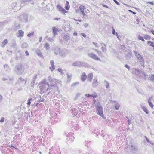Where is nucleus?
<instances>
[{"mask_svg":"<svg viewBox=\"0 0 154 154\" xmlns=\"http://www.w3.org/2000/svg\"><path fill=\"white\" fill-rule=\"evenodd\" d=\"M93 100L94 101V103L95 104V108L96 109V113L98 115L103 118L104 115L103 113V109L102 106L98 101H96L94 99Z\"/></svg>","mask_w":154,"mask_h":154,"instance_id":"1","label":"nucleus"},{"mask_svg":"<svg viewBox=\"0 0 154 154\" xmlns=\"http://www.w3.org/2000/svg\"><path fill=\"white\" fill-rule=\"evenodd\" d=\"M24 67L22 65L18 64L15 66L14 71L16 74L21 75L24 72Z\"/></svg>","mask_w":154,"mask_h":154,"instance_id":"2","label":"nucleus"},{"mask_svg":"<svg viewBox=\"0 0 154 154\" xmlns=\"http://www.w3.org/2000/svg\"><path fill=\"white\" fill-rule=\"evenodd\" d=\"M132 73L138 76H142L145 75L143 71L135 68L132 69Z\"/></svg>","mask_w":154,"mask_h":154,"instance_id":"3","label":"nucleus"},{"mask_svg":"<svg viewBox=\"0 0 154 154\" xmlns=\"http://www.w3.org/2000/svg\"><path fill=\"white\" fill-rule=\"evenodd\" d=\"M72 65L74 66H84L86 67L87 66V64L86 63L84 62H82L80 61H76L73 63Z\"/></svg>","mask_w":154,"mask_h":154,"instance_id":"4","label":"nucleus"},{"mask_svg":"<svg viewBox=\"0 0 154 154\" xmlns=\"http://www.w3.org/2000/svg\"><path fill=\"white\" fill-rule=\"evenodd\" d=\"M88 55L92 59L97 61H101V59L94 53H89Z\"/></svg>","mask_w":154,"mask_h":154,"instance_id":"5","label":"nucleus"},{"mask_svg":"<svg viewBox=\"0 0 154 154\" xmlns=\"http://www.w3.org/2000/svg\"><path fill=\"white\" fill-rule=\"evenodd\" d=\"M57 9L63 14H64L65 13L67 12V11L65 10L60 5H58L56 6Z\"/></svg>","mask_w":154,"mask_h":154,"instance_id":"6","label":"nucleus"},{"mask_svg":"<svg viewBox=\"0 0 154 154\" xmlns=\"http://www.w3.org/2000/svg\"><path fill=\"white\" fill-rule=\"evenodd\" d=\"M69 53V51L68 50L64 49L61 50L60 55L63 58L64 57Z\"/></svg>","mask_w":154,"mask_h":154,"instance_id":"7","label":"nucleus"},{"mask_svg":"<svg viewBox=\"0 0 154 154\" xmlns=\"http://www.w3.org/2000/svg\"><path fill=\"white\" fill-rule=\"evenodd\" d=\"M57 83L56 84L55 83H53V84L50 83V84H48V88L46 90V91H47L53 89L55 87H57Z\"/></svg>","mask_w":154,"mask_h":154,"instance_id":"8","label":"nucleus"},{"mask_svg":"<svg viewBox=\"0 0 154 154\" xmlns=\"http://www.w3.org/2000/svg\"><path fill=\"white\" fill-rule=\"evenodd\" d=\"M137 59L138 62L140 63V64L143 67H144L145 61L141 55H140L139 57H138Z\"/></svg>","mask_w":154,"mask_h":154,"instance_id":"9","label":"nucleus"},{"mask_svg":"<svg viewBox=\"0 0 154 154\" xmlns=\"http://www.w3.org/2000/svg\"><path fill=\"white\" fill-rule=\"evenodd\" d=\"M48 80L50 82V83L53 84V83H55L57 84V82H58L57 80L54 79H52L51 77L49 76L48 77Z\"/></svg>","mask_w":154,"mask_h":154,"instance_id":"10","label":"nucleus"},{"mask_svg":"<svg viewBox=\"0 0 154 154\" xmlns=\"http://www.w3.org/2000/svg\"><path fill=\"white\" fill-rule=\"evenodd\" d=\"M61 50L58 47H55L54 48V52L56 55L60 54Z\"/></svg>","mask_w":154,"mask_h":154,"instance_id":"11","label":"nucleus"},{"mask_svg":"<svg viewBox=\"0 0 154 154\" xmlns=\"http://www.w3.org/2000/svg\"><path fill=\"white\" fill-rule=\"evenodd\" d=\"M21 20L23 22H26L27 21V16L26 14L23 15L21 16Z\"/></svg>","mask_w":154,"mask_h":154,"instance_id":"12","label":"nucleus"},{"mask_svg":"<svg viewBox=\"0 0 154 154\" xmlns=\"http://www.w3.org/2000/svg\"><path fill=\"white\" fill-rule=\"evenodd\" d=\"M87 77L86 74L85 72H83L81 75V79L82 81L84 82L86 79Z\"/></svg>","mask_w":154,"mask_h":154,"instance_id":"13","label":"nucleus"},{"mask_svg":"<svg viewBox=\"0 0 154 154\" xmlns=\"http://www.w3.org/2000/svg\"><path fill=\"white\" fill-rule=\"evenodd\" d=\"M79 9L81 12L82 14L84 16H85L86 15L85 14L84 12V9H85V8L84 6L83 5H81L79 7Z\"/></svg>","mask_w":154,"mask_h":154,"instance_id":"14","label":"nucleus"},{"mask_svg":"<svg viewBox=\"0 0 154 154\" xmlns=\"http://www.w3.org/2000/svg\"><path fill=\"white\" fill-rule=\"evenodd\" d=\"M18 33L17 35V37H22L23 36L24 32L22 30H19L18 31Z\"/></svg>","mask_w":154,"mask_h":154,"instance_id":"15","label":"nucleus"},{"mask_svg":"<svg viewBox=\"0 0 154 154\" xmlns=\"http://www.w3.org/2000/svg\"><path fill=\"white\" fill-rule=\"evenodd\" d=\"M93 77V75L92 73H90L88 75L87 81L90 82H91Z\"/></svg>","mask_w":154,"mask_h":154,"instance_id":"16","label":"nucleus"},{"mask_svg":"<svg viewBox=\"0 0 154 154\" xmlns=\"http://www.w3.org/2000/svg\"><path fill=\"white\" fill-rule=\"evenodd\" d=\"M8 42V41L7 39H5L2 42L1 44V46L3 48L7 44Z\"/></svg>","mask_w":154,"mask_h":154,"instance_id":"17","label":"nucleus"},{"mask_svg":"<svg viewBox=\"0 0 154 154\" xmlns=\"http://www.w3.org/2000/svg\"><path fill=\"white\" fill-rule=\"evenodd\" d=\"M98 85V82L97 79H95L93 80L92 83V86L93 87H95L97 86Z\"/></svg>","mask_w":154,"mask_h":154,"instance_id":"18","label":"nucleus"},{"mask_svg":"<svg viewBox=\"0 0 154 154\" xmlns=\"http://www.w3.org/2000/svg\"><path fill=\"white\" fill-rule=\"evenodd\" d=\"M53 30V33L54 35L55 36L57 34V32L58 31V29L55 27H53L52 28Z\"/></svg>","mask_w":154,"mask_h":154,"instance_id":"19","label":"nucleus"},{"mask_svg":"<svg viewBox=\"0 0 154 154\" xmlns=\"http://www.w3.org/2000/svg\"><path fill=\"white\" fill-rule=\"evenodd\" d=\"M66 75H67V82H70L71 80V77H72V75L71 74H69L68 73H67L66 74Z\"/></svg>","mask_w":154,"mask_h":154,"instance_id":"20","label":"nucleus"},{"mask_svg":"<svg viewBox=\"0 0 154 154\" xmlns=\"http://www.w3.org/2000/svg\"><path fill=\"white\" fill-rule=\"evenodd\" d=\"M35 53L38 56H40L41 57H43L42 54L40 50H36L35 51Z\"/></svg>","mask_w":154,"mask_h":154,"instance_id":"21","label":"nucleus"},{"mask_svg":"<svg viewBox=\"0 0 154 154\" xmlns=\"http://www.w3.org/2000/svg\"><path fill=\"white\" fill-rule=\"evenodd\" d=\"M65 8L67 10H68L69 9L70 5L69 2L68 1H66V2Z\"/></svg>","mask_w":154,"mask_h":154,"instance_id":"22","label":"nucleus"},{"mask_svg":"<svg viewBox=\"0 0 154 154\" xmlns=\"http://www.w3.org/2000/svg\"><path fill=\"white\" fill-rule=\"evenodd\" d=\"M40 88L41 91H46V86L45 85H41L40 86Z\"/></svg>","mask_w":154,"mask_h":154,"instance_id":"23","label":"nucleus"},{"mask_svg":"<svg viewBox=\"0 0 154 154\" xmlns=\"http://www.w3.org/2000/svg\"><path fill=\"white\" fill-rule=\"evenodd\" d=\"M40 84H44L48 85V84L49 83L47 82L46 79H45L43 80L42 81L39 83Z\"/></svg>","mask_w":154,"mask_h":154,"instance_id":"24","label":"nucleus"},{"mask_svg":"<svg viewBox=\"0 0 154 154\" xmlns=\"http://www.w3.org/2000/svg\"><path fill=\"white\" fill-rule=\"evenodd\" d=\"M142 109L146 114H148L149 113V111L146 107L143 106Z\"/></svg>","mask_w":154,"mask_h":154,"instance_id":"25","label":"nucleus"},{"mask_svg":"<svg viewBox=\"0 0 154 154\" xmlns=\"http://www.w3.org/2000/svg\"><path fill=\"white\" fill-rule=\"evenodd\" d=\"M28 46V44L26 42H23L21 45L22 48H26Z\"/></svg>","mask_w":154,"mask_h":154,"instance_id":"26","label":"nucleus"},{"mask_svg":"<svg viewBox=\"0 0 154 154\" xmlns=\"http://www.w3.org/2000/svg\"><path fill=\"white\" fill-rule=\"evenodd\" d=\"M101 49H102V51L103 52L105 53L107 51L106 45H105V46H103L102 47H101Z\"/></svg>","mask_w":154,"mask_h":154,"instance_id":"27","label":"nucleus"},{"mask_svg":"<svg viewBox=\"0 0 154 154\" xmlns=\"http://www.w3.org/2000/svg\"><path fill=\"white\" fill-rule=\"evenodd\" d=\"M144 38L146 40H150L151 39V37L147 35H144Z\"/></svg>","mask_w":154,"mask_h":154,"instance_id":"28","label":"nucleus"},{"mask_svg":"<svg viewBox=\"0 0 154 154\" xmlns=\"http://www.w3.org/2000/svg\"><path fill=\"white\" fill-rule=\"evenodd\" d=\"M120 105L118 103H116L115 105V107L116 110H118L120 107Z\"/></svg>","mask_w":154,"mask_h":154,"instance_id":"29","label":"nucleus"},{"mask_svg":"<svg viewBox=\"0 0 154 154\" xmlns=\"http://www.w3.org/2000/svg\"><path fill=\"white\" fill-rule=\"evenodd\" d=\"M32 100V98H29L28 99L27 104L29 107L30 104L31 103V101Z\"/></svg>","mask_w":154,"mask_h":154,"instance_id":"30","label":"nucleus"},{"mask_svg":"<svg viewBox=\"0 0 154 154\" xmlns=\"http://www.w3.org/2000/svg\"><path fill=\"white\" fill-rule=\"evenodd\" d=\"M104 84L106 88L109 87V85L108 82L106 80L104 81Z\"/></svg>","mask_w":154,"mask_h":154,"instance_id":"31","label":"nucleus"},{"mask_svg":"<svg viewBox=\"0 0 154 154\" xmlns=\"http://www.w3.org/2000/svg\"><path fill=\"white\" fill-rule=\"evenodd\" d=\"M149 78L151 81L154 82V74L151 75Z\"/></svg>","mask_w":154,"mask_h":154,"instance_id":"32","label":"nucleus"},{"mask_svg":"<svg viewBox=\"0 0 154 154\" xmlns=\"http://www.w3.org/2000/svg\"><path fill=\"white\" fill-rule=\"evenodd\" d=\"M44 47L47 50H48L49 48V45L48 43H46L45 44Z\"/></svg>","mask_w":154,"mask_h":154,"instance_id":"33","label":"nucleus"},{"mask_svg":"<svg viewBox=\"0 0 154 154\" xmlns=\"http://www.w3.org/2000/svg\"><path fill=\"white\" fill-rule=\"evenodd\" d=\"M147 43L148 44H150V46H152L154 48V45L153 44V43L152 42H151V41H149L147 42Z\"/></svg>","mask_w":154,"mask_h":154,"instance_id":"34","label":"nucleus"},{"mask_svg":"<svg viewBox=\"0 0 154 154\" xmlns=\"http://www.w3.org/2000/svg\"><path fill=\"white\" fill-rule=\"evenodd\" d=\"M134 54L137 57H139L140 55L139 53H137V52L136 51H134Z\"/></svg>","mask_w":154,"mask_h":154,"instance_id":"35","label":"nucleus"},{"mask_svg":"<svg viewBox=\"0 0 154 154\" xmlns=\"http://www.w3.org/2000/svg\"><path fill=\"white\" fill-rule=\"evenodd\" d=\"M34 34V32H32L31 33L28 34L27 36L28 37H30L31 36H33Z\"/></svg>","mask_w":154,"mask_h":154,"instance_id":"36","label":"nucleus"},{"mask_svg":"<svg viewBox=\"0 0 154 154\" xmlns=\"http://www.w3.org/2000/svg\"><path fill=\"white\" fill-rule=\"evenodd\" d=\"M4 67L6 70L7 71L8 70L9 66L7 64H5L4 66Z\"/></svg>","mask_w":154,"mask_h":154,"instance_id":"37","label":"nucleus"},{"mask_svg":"<svg viewBox=\"0 0 154 154\" xmlns=\"http://www.w3.org/2000/svg\"><path fill=\"white\" fill-rule=\"evenodd\" d=\"M138 39L139 40H141L143 42L144 41V38H143V37H142L141 36L139 35L138 37Z\"/></svg>","mask_w":154,"mask_h":154,"instance_id":"38","label":"nucleus"},{"mask_svg":"<svg viewBox=\"0 0 154 154\" xmlns=\"http://www.w3.org/2000/svg\"><path fill=\"white\" fill-rule=\"evenodd\" d=\"M149 104V106H150V107L152 108H153L154 107V105L151 102H149L148 103Z\"/></svg>","mask_w":154,"mask_h":154,"instance_id":"39","label":"nucleus"},{"mask_svg":"<svg viewBox=\"0 0 154 154\" xmlns=\"http://www.w3.org/2000/svg\"><path fill=\"white\" fill-rule=\"evenodd\" d=\"M50 64L51 66H55L54 65V61L53 60H51L50 61Z\"/></svg>","mask_w":154,"mask_h":154,"instance_id":"40","label":"nucleus"},{"mask_svg":"<svg viewBox=\"0 0 154 154\" xmlns=\"http://www.w3.org/2000/svg\"><path fill=\"white\" fill-rule=\"evenodd\" d=\"M93 43L94 45H95V47H96L97 48H99L100 47L99 45L97 43H95L94 42H93Z\"/></svg>","mask_w":154,"mask_h":154,"instance_id":"41","label":"nucleus"},{"mask_svg":"<svg viewBox=\"0 0 154 154\" xmlns=\"http://www.w3.org/2000/svg\"><path fill=\"white\" fill-rule=\"evenodd\" d=\"M95 51H96L97 52V54H98V55H99L100 56V54L101 53V51H98V50L96 49H95Z\"/></svg>","mask_w":154,"mask_h":154,"instance_id":"42","label":"nucleus"},{"mask_svg":"<svg viewBox=\"0 0 154 154\" xmlns=\"http://www.w3.org/2000/svg\"><path fill=\"white\" fill-rule=\"evenodd\" d=\"M54 69H55V66H51L50 67V69L51 72H52Z\"/></svg>","mask_w":154,"mask_h":154,"instance_id":"43","label":"nucleus"},{"mask_svg":"<svg viewBox=\"0 0 154 154\" xmlns=\"http://www.w3.org/2000/svg\"><path fill=\"white\" fill-rule=\"evenodd\" d=\"M58 71L60 72L61 74H63V70H62V69L61 68H59L58 69Z\"/></svg>","mask_w":154,"mask_h":154,"instance_id":"44","label":"nucleus"},{"mask_svg":"<svg viewBox=\"0 0 154 154\" xmlns=\"http://www.w3.org/2000/svg\"><path fill=\"white\" fill-rule=\"evenodd\" d=\"M33 78L34 79V80L33 81V82H34V83H35V79H36L37 78V75L35 74L33 76Z\"/></svg>","mask_w":154,"mask_h":154,"instance_id":"45","label":"nucleus"},{"mask_svg":"<svg viewBox=\"0 0 154 154\" xmlns=\"http://www.w3.org/2000/svg\"><path fill=\"white\" fill-rule=\"evenodd\" d=\"M4 121V118L3 117H2L0 120V122L1 123L3 122Z\"/></svg>","mask_w":154,"mask_h":154,"instance_id":"46","label":"nucleus"},{"mask_svg":"<svg viewBox=\"0 0 154 154\" xmlns=\"http://www.w3.org/2000/svg\"><path fill=\"white\" fill-rule=\"evenodd\" d=\"M48 39L49 41L51 42H53L54 40L53 39L51 38H48Z\"/></svg>","mask_w":154,"mask_h":154,"instance_id":"47","label":"nucleus"},{"mask_svg":"<svg viewBox=\"0 0 154 154\" xmlns=\"http://www.w3.org/2000/svg\"><path fill=\"white\" fill-rule=\"evenodd\" d=\"M125 66L126 68H127L128 70H129L130 68L129 66L128 65L126 64L125 65Z\"/></svg>","mask_w":154,"mask_h":154,"instance_id":"48","label":"nucleus"},{"mask_svg":"<svg viewBox=\"0 0 154 154\" xmlns=\"http://www.w3.org/2000/svg\"><path fill=\"white\" fill-rule=\"evenodd\" d=\"M97 96V94H94L91 95V97H93L94 98H96Z\"/></svg>","mask_w":154,"mask_h":154,"instance_id":"49","label":"nucleus"},{"mask_svg":"<svg viewBox=\"0 0 154 154\" xmlns=\"http://www.w3.org/2000/svg\"><path fill=\"white\" fill-rule=\"evenodd\" d=\"M113 28V29H112V33L113 35H115V33H116V31L113 28Z\"/></svg>","mask_w":154,"mask_h":154,"instance_id":"50","label":"nucleus"},{"mask_svg":"<svg viewBox=\"0 0 154 154\" xmlns=\"http://www.w3.org/2000/svg\"><path fill=\"white\" fill-rule=\"evenodd\" d=\"M85 96L87 97H89L91 96V95H90L89 94H85Z\"/></svg>","mask_w":154,"mask_h":154,"instance_id":"51","label":"nucleus"},{"mask_svg":"<svg viewBox=\"0 0 154 154\" xmlns=\"http://www.w3.org/2000/svg\"><path fill=\"white\" fill-rule=\"evenodd\" d=\"M116 3L117 5H119V3L116 0H113Z\"/></svg>","mask_w":154,"mask_h":154,"instance_id":"52","label":"nucleus"},{"mask_svg":"<svg viewBox=\"0 0 154 154\" xmlns=\"http://www.w3.org/2000/svg\"><path fill=\"white\" fill-rule=\"evenodd\" d=\"M32 1V0H23V1L24 2H30Z\"/></svg>","mask_w":154,"mask_h":154,"instance_id":"53","label":"nucleus"},{"mask_svg":"<svg viewBox=\"0 0 154 154\" xmlns=\"http://www.w3.org/2000/svg\"><path fill=\"white\" fill-rule=\"evenodd\" d=\"M25 53L26 56L29 55V53L27 51H25Z\"/></svg>","mask_w":154,"mask_h":154,"instance_id":"54","label":"nucleus"},{"mask_svg":"<svg viewBox=\"0 0 154 154\" xmlns=\"http://www.w3.org/2000/svg\"><path fill=\"white\" fill-rule=\"evenodd\" d=\"M81 95V94L79 93H77L76 94V96L77 97Z\"/></svg>","mask_w":154,"mask_h":154,"instance_id":"55","label":"nucleus"},{"mask_svg":"<svg viewBox=\"0 0 154 154\" xmlns=\"http://www.w3.org/2000/svg\"><path fill=\"white\" fill-rule=\"evenodd\" d=\"M81 34L82 35V36L84 37H86V35L85 34V33H81Z\"/></svg>","mask_w":154,"mask_h":154,"instance_id":"56","label":"nucleus"},{"mask_svg":"<svg viewBox=\"0 0 154 154\" xmlns=\"http://www.w3.org/2000/svg\"><path fill=\"white\" fill-rule=\"evenodd\" d=\"M147 3H148L152 5H154V3H153V2H147Z\"/></svg>","mask_w":154,"mask_h":154,"instance_id":"57","label":"nucleus"},{"mask_svg":"<svg viewBox=\"0 0 154 154\" xmlns=\"http://www.w3.org/2000/svg\"><path fill=\"white\" fill-rule=\"evenodd\" d=\"M106 45L105 44H104V43H101V46L102 47V46H105Z\"/></svg>","mask_w":154,"mask_h":154,"instance_id":"58","label":"nucleus"},{"mask_svg":"<svg viewBox=\"0 0 154 154\" xmlns=\"http://www.w3.org/2000/svg\"><path fill=\"white\" fill-rule=\"evenodd\" d=\"M19 80H20L21 81H24V79L21 78H19Z\"/></svg>","mask_w":154,"mask_h":154,"instance_id":"59","label":"nucleus"},{"mask_svg":"<svg viewBox=\"0 0 154 154\" xmlns=\"http://www.w3.org/2000/svg\"><path fill=\"white\" fill-rule=\"evenodd\" d=\"M103 7H106L107 8H109V7L108 6H107V5H103Z\"/></svg>","mask_w":154,"mask_h":154,"instance_id":"60","label":"nucleus"},{"mask_svg":"<svg viewBox=\"0 0 154 154\" xmlns=\"http://www.w3.org/2000/svg\"><path fill=\"white\" fill-rule=\"evenodd\" d=\"M88 26V24H87V23H85L84 24V26L85 27H87Z\"/></svg>","mask_w":154,"mask_h":154,"instance_id":"61","label":"nucleus"},{"mask_svg":"<svg viewBox=\"0 0 154 154\" xmlns=\"http://www.w3.org/2000/svg\"><path fill=\"white\" fill-rule=\"evenodd\" d=\"M73 35H74L77 36V33L76 32H74L73 33Z\"/></svg>","mask_w":154,"mask_h":154,"instance_id":"62","label":"nucleus"},{"mask_svg":"<svg viewBox=\"0 0 154 154\" xmlns=\"http://www.w3.org/2000/svg\"><path fill=\"white\" fill-rule=\"evenodd\" d=\"M42 37H40L39 38V42H41L42 41Z\"/></svg>","mask_w":154,"mask_h":154,"instance_id":"63","label":"nucleus"},{"mask_svg":"<svg viewBox=\"0 0 154 154\" xmlns=\"http://www.w3.org/2000/svg\"><path fill=\"white\" fill-rule=\"evenodd\" d=\"M151 32L153 35H154V31L153 30H151Z\"/></svg>","mask_w":154,"mask_h":154,"instance_id":"64","label":"nucleus"}]
</instances>
